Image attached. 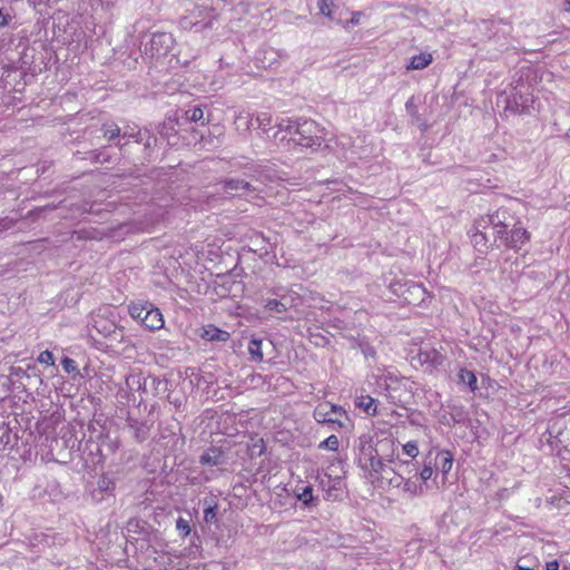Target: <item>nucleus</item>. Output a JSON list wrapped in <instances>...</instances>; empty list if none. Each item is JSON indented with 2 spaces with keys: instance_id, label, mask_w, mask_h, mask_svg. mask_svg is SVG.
I'll return each instance as SVG.
<instances>
[{
  "instance_id": "nucleus-25",
  "label": "nucleus",
  "mask_w": 570,
  "mask_h": 570,
  "mask_svg": "<svg viewBox=\"0 0 570 570\" xmlns=\"http://www.w3.org/2000/svg\"><path fill=\"white\" fill-rule=\"evenodd\" d=\"M237 130L248 131L253 125V117L249 114H238L235 119Z\"/></svg>"
},
{
  "instance_id": "nucleus-10",
  "label": "nucleus",
  "mask_w": 570,
  "mask_h": 570,
  "mask_svg": "<svg viewBox=\"0 0 570 570\" xmlns=\"http://www.w3.org/2000/svg\"><path fill=\"white\" fill-rule=\"evenodd\" d=\"M533 101V96L528 92V87L524 85H518L513 89L509 104L514 105L515 111L523 114L529 112Z\"/></svg>"
},
{
  "instance_id": "nucleus-16",
  "label": "nucleus",
  "mask_w": 570,
  "mask_h": 570,
  "mask_svg": "<svg viewBox=\"0 0 570 570\" xmlns=\"http://www.w3.org/2000/svg\"><path fill=\"white\" fill-rule=\"evenodd\" d=\"M355 406L363 410L367 415H376V400L370 395H361L355 399Z\"/></svg>"
},
{
  "instance_id": "nucleus-52",
  "label": "nucleus",
  "mask_w": 570,
  "mask_h": 570,
  "mask_svg": "<svg viewBox=\"0 0 570 570\" xmlns=\"http://www.w3.org/2000/svg\"><path fill=\"white\" fill-rule=\"evenodd\" d=\"M564 8L567 11H570V0H564Z\"/></svg>"
},
{
  "instance_id": "nucleus-3",
  "label": "nucleus",
  "mask_w": 570,
  "mask_h": 570,
  "mask_svg": "<svg viewBox=\"0 0 570 570\" xmlns=\"http://www.w3.org/2000/svg\"><path fill=\"white\" fill-rule=\"evenodd\" d=\"M519 223H521L520 219L509 208L501 207L492 214L478 219L474 226L475 228L483 229L491 226L493 235H495V237H502L505 229L515 227V224Z\"/></svg>"
},
{
  "instance_id": "nucleus-47",
  "label": "nucleus",
  "mask_w": 570,
  "mask_h": 570,
  "mask_svg": "<svg viewBox=\"0 0 570 570\" xmlns=\"http://www.w3.org/2000/svg\"><path fill=\"white\" fill-rule=\"evenodd\" d=\"M559 562L557 560H552L546 563L547 570H559Z\"/></svg>"
},
{
  "instance_id": "nucleus-24",
  "label": "nucleus",
  "mask_w": 570,
  "mask_h": 570,
  "mask_svg": "<svg viewBox=\"0 0 570 570\" xmlns=\"http://www.w3.org/2000/svg\"><path fill=\"white\" fill-rule=\"evenodd\" d=\"M145 377L142 374H129L126 376V387L129 391L140 390V384L146 385Z\"/></svg>"
},
{
  "instance_id": "nucleus-51",
  "label": "nucleus",
  "mask_w": 570,
  "mask_h": 570,
  "mask_svg": "<svg viewBox=\"0 0 570 570\" xmlns=\"http://www.w3.org/2000/svg\"><path fill=\"white\" fill-rule=\"evenodd\" d=\"M391 473L396 475V472L394 471V469H393V468H389V466H387V473H384V478H385V476H390V475H391Z\"/></svg>"
},
{
  "instance_id": "nucleus-32",
  "label": "nucleus",
  "mask_w": 570,
  "mask_h": 570,
  "mask_svg": "<svg viewBox=\"0 0 570 570\" xmlns=\"http://www.w3.org/2000/svg\"><path fill=\"white\" fill-rule=\"evenodd\" d=\"M297 122L298 121L292 119H281L276 126L278 128V131H288L295 135V126Z\"/></svg>"
},
{
  "instance_id": "nucleus-4",
  "label": "nucleus",
  "mask_w": 570,
  "mask_h": 570,
  "mask_svg": "<svg viewBox=\"0 0 570 570\" xmlns=\"http://www.w3.org/2000/svg\"><path fill=\"white\" fill-rule=\"evenodd\" d=\"M220 190L228 198L239 197L244 199H256L259 197L261 188L252 180L239 177H229L220 181Z\"/></svg>"
},
{
  "instance_id": "nucleus-31",
  "label": "nucleus",
  "mask_w": 570,
  "mask_h": 570,
  "mask_svg": "<svg viewBox=\"0 0 570 570\" xmlns=\"http://www.w3.org/2000/svg\"><path fill=\"white\" fill-rule=\"evenodd\" d=\"M338 445H340V442H338L337 436L332 434L327 439L322 441L320 443L318 448L320 449L330 450V451H337L338 450Z\"/></svg>"
},
{
  "instance_id": "nucleus-37",
  "label": "nucleus",
  "mask_w": 570,
  "mask_h": 570,
  "mask_svg": "<svg viewBox=\"0 0 570 570\" xmlns=\"http://www.w3.org/2000/svg\"><path fill=\"white\" fill-rule=\"evenodd\" d=\"M38 362L46 364L48 366H52L55 365L53 354L50 351L46 350L41 352L40 355L38 356Z\"/></svg>"
},
{
  "instance_id": "nucleus-2",
  "label": "nucleus",
  "mask_w": 570,
  "mask_h": 570,
  "mask_svg": "<svg viewBox=\"0 0 570 570\" xmlns=\"http://www.w3.org/2000/svg\"><path fill=\"white\" fill-rule=\"evenodd\" d=\"M216 19L217 13L214 8L206 4H197L193 10L180 18L179 26L187 31L200 32L212 28Z\"/></svg>"
},
{
  "instance_id": "nucleus-43",
  "label": "nucleus",
  "mask_w": 570,
  "mask_h": 570,
  "mask_svg": "<svg viewBox=\"0 0 570 570\" xmlns=\"http://www.w3.org/2000/svg\"><path fill=\"white\" fill-rule=\"evenodd\" d=\"M475 229H476V233H474L472 236L473 244L475 246L485 245V243H487L485 234L480 230L481 228H475Z\"/></svg>"
},
{
  "instance_id": "nucleus-41",
  "label": "nucleus",
  "mask_w": 570,
  "mask_h": 570,
  "mask_svg": "<svg viewBox=\"0 0 570 570\" xmlns=\"http://www.w3.org/2000/svg\"><path fill=\"white\" fill-rule=\"evenodd\" d=\"M216 514H217V507L216 505H208L205 510H204V520L206 522H213L215 519H216Z\"/></svg>"
},
{
  "instance_id": "nucleus-35",
  "label": "nucleus",
  "mask_w": 570,
  "mask_h": 570,
  "mask_svg": "<svg viewBox=\"0 0 570 570\" xmlns=\"http://www.w3.org/2000/svg\"><path fill=\"white\" fill-rule=\"evenodd\" d=\"M176 529L180 532V534L185 538L190 533V525L187 520L184 518H178L176 521Z\"/></svg>"
},
{
  "instance_id": "nucleus-48",
  "label": "nucleus",
  "mask_w": 570,
  "mask_h": 570,
  "mask_svg": "<svg viewBox=\"0 0 570 570\" xmlns=\"http://www.w3.org/2000/svg\"><path fill=\"white\" fill-rule=\"evenodd\" d=\"M413 117L415 118V121L419 124V126L421 127V129H422L423 131H425V130L428 129V126H426L425 124L421 122V119H420V117H419L416 114H415V116H413Z\"/></svg>"
},
{
  "instance_id": "nucleus-44",
  "label": "nucleus",
  "mask_w": 570,
  "mask_h": 570,
  "mask_svg": "<svg viewBox=\"0 0 570 570\" xmlns=\"http://www.w3.org/2000/svg\"><path fill=\"white\" fill-rule=\"evenodd\" d=\"M135 436L138 439V441L142 442L147 439V430L145 425H140L135 428Z\"/></svg>"
},
{
  "instance_id": "nucleus-38",
  "label": "nucleus",
  "mask_w": 570,
  "mask_h": 570,
  "mask_svg": "<svg viewBox=\"0 0 570 570\" xmlns=\"http://www.w3.org/2000/svg\"><path fill=\"white\" fill-rule=\"evenodd\" d=\"M61 365L67 373H75L78 372V366L76 362L70 357H63L61 361Z\"/></svg>"
},
{
  "instance_id": "nucleus-36",
  "label": "nucleus",
  "mask_w": 570,
  "mask_h": 570,
  "mask_svg": "<svg viewBox=\"0 0 570 570\" xmlns=\"http://www.w3.org/2000/svg\"><path fill=\"white\" fill-rule=\"evenodd\" d=\"M121 137L122 138H126V137L136 138L137 142H141L142 141L141 132L139 130L136 131L135 128H131L130 126H127V127L124 128Z\"/></svg>"
},
{
  "instance_id": "nucleus-19",
  "label": "nucleus",
  "mask_w": 570,
  "mask_h": 570,
  "mask_svg": "<svg viewBox=\"0 0 570 570\" xmlns=\"http://www.w3.org/2000/svg\"><path fill=\"white\" fill-rule=\"evenodd\" d=\"M247 350H248V353L250 356V361L257 362V363L263 362V360H264L263 340L256 338V337L252 338L248 342Z\"/></svg>"
},
{
  "instance_id": "nucleus-26",
  "label": "nucleus",
  "mask_w": 570,
  "mask_h": 570,
  "mask_svg": "<svg viewBox=\"0 0 570 570\" xmlns=\"http://www.w3.org/2000/svg\"><path fill=\"white\" fill-rule=\"evenodd\" d=\"M459 379L463 384H466L472 391L478 389L476 376L473 372L469 370H461Z\"/></svg>"
},
{
  "instance_id": "nucleus-21",
  "label": "nucleus",
  "mask_w": 570,
  "mask_h": 570,
  "mask_svg": "<svg viewBox=\"0 0 570 570\" xmlns=\"http://www.w3.org/2000/svg\"><path fill=\"white\" fill-rule=\"evenodd\" d=\"M250 243L254 245V247L250 248L254 253H259L261 255L268 254L269 243L265 239V237L262 234H255L250 238Z\"/></svg>"
},
{
  "instance_id": "nucleus-33",
  "label": "nucleus",
  "mask_w": 570,
  "mask_h": 570,
  "mask_svg": "<svg viewBox=\"0 0 570 570\" xmlns=\"http://www.w3.org/2000/svg\"><path fill=\"white\" fill-rule=\"evenodd\" d=\"M320 12L332 19L331 7L333 6L332 0H317Z\"/></svg>"
},
{
  "instance_id": "nucleus-39",
  "label": "nucleus",
  "mask_w": 570,
  "mask_h": 570,
  "mask_svg": "<svg viewBox=\"0 0 570 570\" xmlns=\"http://www.w3.org/2000/svg\"><path fill=\"white\" fill-rule=\"evenodd\" d=\"M298 500L304 504H309L313 500V489L312 487H305L303 491L298 494Z\"/></svg>"
},
{
  "instance_id": "nucleus-11",
  "label": "nucleus",
  "mask_w": 570,
  "mask_h": 570,
  "mask_svg": "<svg viewBox=\"0 0 570 570\" xmlns=\"http://www.w3.org/2000/svg\"><path fill=\"white\" fill-rule=\"evenodd\" d=\"M199 463L209 466L223 465L226 463V455L219 448L212 446L200 455Z\"/></svg>"
},
{
  "instance_id": "nucleus-18",
  "label": "nucleus",
  "mask_w": 570,
  "mask_h": 570,
  "mask_svg": "<svg viewBox=\"0 0 570 570\" xmlns=\"http://www.w3.org/2000/svg\"><path fill=\"white\" fill-rule=\"evenodd\" d=\"M202 337L209 342H226L229 338V333L215 326H208L204 328Z\"/></svg>"
},
{
  "instance_id": "nucleus-46",
  "label": "nucleus",
  "mask_w": 570,
  "mask_h": 570,
  "mask_svg": "<svg viewBox=\"0 0 570 570\" xmlns=\"http://www.w3.org/2000/svg\"><path fill=\"white\" fill-rule=\"evenodd\" d=\"M11 17L7 13H3L2 10H0V28H3L8 26Z\"/></svg>"
},
{
  "instance_id": "nucleus-45",
  "label": "nucleus",
  "mask_w": 570,
  "mask_h": 570,
  "mask_svg": "<svg viewBox=\"0 0 570 570\" xmlns=\"http://www.w3.org/2000/svg\"><path fill=\"white\" fill-rule=\"evenodd\" d=\"M13 226H14L13 219L8 218V217L0 219V232L8 230Z\"/></svg>"
},
{
  "instance_id": "nucleus-42",
  "label": "nucleus",
  "mask_w": 570,
  "mask_h": 570,
  "mask_svg": "<svg viewBox=\"0 0 570 570\" xmlns=\"http://www.w3.org/2000/svg\"><path fill=\"white\" fill-rule=\"evenodd\" d=\"M412 296H416L417 298L420 296H423L425 294V289L420 284H411L406 289Z\"/></svg>"
},
{
  "instance_id": "nucleus-50",
  "label": "nucleus",
  "mask_w": 570,
  "mask_h": 570,
  "mask_svg": "<svg viewBox=\"0 0 570 570\" xmlns=\"http://www.w3.org/2000/svg\"><path fill=\"white\" fill-rule=\"evenodd\" d=\"M406 109L412 116H415L416 112L411 101L406 102Z\"/></svg>"
},
{
  "instance_id": "nucleus-23",
  "label": "nucleus",
  "mask_w": 570,
  "mask_h": 570,
  "mask_svg": "<svg viewBox=\"0 0 570 570\" xmlns=\"http://www.w3.org/2000/svg\"><path fill=\"white\" fill-rule=\"evenodd\" d=\"M101 130L104 137L107 138L109 141H114L115 139L121 136V129L115 122L104 124Z\"/></svg>"
},
{
  "instance_id": "nucleus-55",
  "label": "nucleus",
  "mask_w": 570,
  "mask_h": 570,
  "mask_svg": "<svg viewBox=\"0 0 570 570\" xmlns=\"http://www.w3.org/2000/svg\"><path fill=\"white\" fill-rule=\"evenodd\" d=\"M491 58H492V59L498 58V53L492 55V56H491Z\"/></svg>"
},
{
  "instance_id": "nucleus-15",
  "label": "nucleus",
  "mask_w": 570,
  "mask_h": 570,
  "mask_svg": "<svg viewBox=\"0 0 570 570\" xmlns=\"http://www.w3.org/2000/svg\"><path fill=\"white\" fill-rule=\"evenodd\" d=\"M433 61V57L429 52H421L413 56L406 65V70H422Z\"/></svg>"
},
{
  "instance_id": "nucleus-17",
  "label": "nucleus",
  "mask_w": 570,
  "mask_h": 570,
  "mask_svg": "<svg viewBox=\"0 0 570 570\" xmlns=\"http://www.w3.org/2000/svg\"><path fill=\"white\" fill-rule=\"evenodd\" d=\"M435 465L446 475L453 466V455L450 451H440L435 458Z\"/></svg>"
},
{
  "instance_id": "nucleus-20",
  "label": "nucleus",
  "mask_w": 570,
  "mask_h": 570,
  "mask_svg": "<svg viewBox=\"0 0 570 570\" xmlns=\"http://www.w3.org/2000/svg\"><path fill=\"white\" fill-rule=\"evenodd\" d=\"M419 360L422 363H429L431 365L438 366L443 363V355L434 348L421 350L419 353Z\"/></svg>"
},
{
  "instance_id": "nucleus-40",
  "label": "nucleus",
  "mask_w": 570,
  "mask_h": 570,
  "mask_svg": "<svg viewBox=\"0 0 570 570\" xmlns=\"http://www.w3.org/2000/svg\"><path fill=\"white\" fill-rule=\"evenodd\" d=\"M433 473L434 471L432 468V462L429 461L428 463L424 464L423 469L421 470L420 478L423 482H426L432 478Z\"/></svg>"
},
{
  "instance_id": "nucleus-34",
  "label": "nucleus",
  "mask_w": 570,
  "mask_h": 570,
  "mask_svg": "<svg viewBox=\"0 0 570 570\" xmlns=\"http://www.w3.org/2000/svg\"><path fill=\"white\" fill-rule=\"evenodd\" d=\"M403 452L409 455L410 458H416L419 455V446L416 444V442L414 441H411V442H407L405 443L403 446Z\"/></svg>"
},
{
  "instance_id": "nucleus-29",
  "label": "nucleus",
  "mask_w": 570,
  "mask_h": 570,
  "mask_svg": "<svg viewBox=\"0 0 570 570\" xmlns=\"http://www.w3.org/2000/svg\"><path fill=\"white\" fill-rule=\"evenodd\" d=\"M403 491L412 495H422L423 490L415 481L407 479L403 482Z\"/></svg>"
},
{
  "instance_id": "nucleus-22",
  "label": "nucleus",
  "mask_w": 570,
  "mask_h": 570,
  "mask_svg": "<svg viewBox=\"0 0 570 570\" xmlns=\"http://www.w3.org/2000/svg\"><path fill=\"white\" fill-rule=\"evenodd\" d=\"M149 306L150 305L147 304L131 303L128 305V313L134 320L142 324L145 312L148 311Z\"/></svg>"
},
{
  "instance_id": "nucleus-49",
  "label": "nucleus",
  "mask_w": 570,
  "mask_h": 570,
  "mask_svg": "<svg viewBox=\"0 0 570 570\" xmlns=\"http://www.w3.org/2000/svg\"><path fill=\"white\" fill-rule=\"evenodd\" d=\"M98 331L100 333H102L105 336H109V335H111V333H116L115 330L111 331L110 328H107V327H104V330L98 328Z\"/></svg>"
},
{
  "instance_id": "nucleus-12",
  "label": "nucleus",
  "mask_w": 570,
  "mask_h": 570,
  "mask_svg": "<svg viewBox=\"0 0 570 570\" xmlns=\"http://www.w3.org/2000/svg\"><path fill=\"white\" fill-rule=\"evenodd\" d=\"M164 324L165 322L161 312L150 305L148 311L145 312L144 322L141 325H144L149 331H157L163 328Z\"/></svg>"
},
{
  "instance_id": "nucleus-14",
  "label": "nucleus",
  "mask_w": 570,
  "mask_h": 570,
  "mask_svg": "<svg viewBox=\"0 0 570 570\" xmlns=\"http://www.w3.org/2000/svg\"><path fill=\"white\" fill-rule=\"evenodd\" d=\"M145 393H151L154 396L159 395L161 392L166 390L167 382L155 376V375H148L145 377Z\"/></svg>"
},
{
  "instance_id": "nucleus-1",
  "label": "nucleus",
  "mask_w": 570,
  "mask_h": 570,
  "mask_svg": "<svg viewBox=\"0 0 570 570\" xmlns=\"http://www.w3.org/2000/svg\"><path fill=\"white\" fill-rule=\"evenodd\" d=\"M325 138V129L312 119H302L295 126L292 140L302 147L317 149Z\"/></svg>"
},
{
  "instance_id": "nucleus-27",
  "label": "nucleus",
  "mask_w": 570,
  "mask_h": 570,
  "mask_svg": "<svg viewBox=\"0 0 570 570\" xmlns=\"http://www.w3.org/2000/svg\"><path fill=\"white\" fill-rule=\"evenodd\" d=\"M185 117H186V120L190 121V122H198V121H202V125H205V121H203L204 119V110L196 106L191 109H188L185 111Z\"/></svg>"
},
{
  "instance_id": "nucleus-7",
  "label": "nucleus",
  "mask_w": 570,
  "mask_h": 570,
  "mask_svg": "<svg viewBox=\"0 0 570 570\" xmlns=\"http://www.w3.org/2000/svg\"><path fill=\"white\" fill-rule=\"evenodd\" d=\"M493 36L489 38L488 46H494L498 53L505 52L514 48L511 39L512 27L503 20L491 23Z\"/></svg>"
},
{
  "instance_id": "nucleus-56",
  "label": "nucleus",
  "mask_w": 570,
  "mask_h": 570,
  "mask_svg": "<svg viewBox=\"0 0 570 570\" xmlns=\"http://www.w3.org/2000/svg\"><path fill=\"white\" fill-rule=\"evenodd\" d=\"M116 146H119L120 148H122V145L119 141L116 142Z\"/></svg>"
},
{
  "instance_id": "nucleus-9",
  "label": "nucleus",
  "mask_w": 570,
  "mask_h": 570,
  "mask_svg": "<svg viewBox=\"0 0 570 570\" xmlns=\"http://www.w3.org/2000/svg\"><path fill=\"white\" fill-rule=\"evenodd\" d=\"M299 304V295L297 293L289 292L287 294L282 295L278 299H268L265 304V308L269 312L282 314L291 308H296Z\"/></svg>"
},
{
  "instance_id": "nucleus-30",
  "label": "nucleus",
  "mask_w": 570,
  "mask_h": 570,
  "mask_svg": "<svg viewBox=\"0 0 570 570\" xmlns=\"http://www.w3.org/2000/svg\"><path fill=\"white\" fill-rule=\"evenodd\" d=\"M97 485H98V490L100 492H106V493L111 494L115 490V482L110 478H107V476H101L98 480Z\"/></svg>"
},
{
  "instance_id": "nucleus-8",
  "label": "nucleus",
  "mask_w": 570,
  "mask_h": 570,
  "mask_svg": "<svg viewBox=\"0 0 570 570\" xmlns=\"http://www.w3.org/2000/svg\"><path fill=\"white\" fill-rule=\"evenodd\" d=\"M174 45L175 39L171 33L156 32L145 45V53L156 58L165 57L171 51Z\"/></svg>"
},
{
  "instance_id": "nucleus-53",
  "label": "nucleus",
  "mask_w": 570,
  "mask_h": 570,
  "mask_svg": "<svg viewBox=\"0 0 570 570\" xmlns=\"http://www.w3.org/2000/svg\"><path fill=\"white\" fill-rule=\"evenodd\" d=\"M403 481V478L401 475H397L396 480H395V484L396 485H400V483Z\"/></svg>"
},
{
  "instance_id": "nucleus-6",
  "label": "nucleus",
  "mask_w": 570,
  "mask_h": 570,
  "mask_svg": "<svg viewBox=\"0 0 570 570\" xmlns=\"http://www.w3.org/2000/svg\"><path fill=\"white\" fill-rule=\"evenodd\" d=\"M530 233L522 226L521 223L515 224V227L505 229L502 237H495L494 244L497 247H505L513 250H519L530 240Z\"/></svg>"
},
{
  "instance_id": "nucleus-13",
  "label": "nucleus",
  "mask_w": 570,
  "mask_h": 570,
  "mask_svg": "<svg viewBox=\"0 0 570 570\" xmlns=\"http://www.w3.org/2000/svg\"><path fill=\"white\" fill-rule=\"evenodd\" d=\"M368 461H370V469L372 472H374L376 475H380L384 478V473H387V465L384 462V459L379 456L377 450H372L371 446H368Z\"/></svg>"
},
{
  "instance_id": "nucleus-28",
  "label": "nucleus",
  "mask_w": 570,
  "mask_h": 570,
  "mask_svg": "<svg viewBox=\"0 0 570 570\" xmlns=\"http://www.w3.org/2000/svg\"><path fill=\"white\" fill-rule=\"evenodd\" d=\"M255 119L258 128L263 131H267L273 124V117L269 112H259L256 115Z\"/></svg>"
},
{
  "instance_id": "nucleus-54",
  "label": "nucleus",
  "mask_w": 570,
  "mask_h": 570,
  "mask_svg": "<svg viewBox=\"0 0 570 570\" xmlns=\"http://www.w3.org/2000/svg\"><path fill=\"white\" fill-rule=\"evenodd\" d=\"M145 146H146V147H149V146H150L149 138H148V139H147V141L145 142Z\"/></svg>"
},
{
  "instance_id": "nucleus-5",
  "label": "nucleus",
  "mask_w": 570,
  "mask_h": 570,
  "mask_svg": "<svg viewBox=\"0 0 570 570\" xmlns=\"http://www.w3.org/2000/svg\"><path fill=\"white\" fill-rule=\"evenodd\" d=\"M313 417L318 423L332 424L334 430L346 428L345 421H348L347 412L342 406L330 403L318 404Z\"/></svg>"
}]
</instances>
